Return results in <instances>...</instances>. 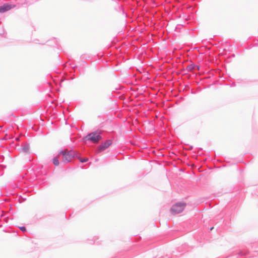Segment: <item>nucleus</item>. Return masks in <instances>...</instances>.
<instances>
[{
    "label": "nucleus",
    "mask_w": 258,
    "mask_h": 258,
    "mask_svg": "<svg viewBox=\"0 0 258 258\" xmlns=\"http://www.w3.org/2000/svg\"><path fill=\"white\" fill-rule=\"evenodd\" d=\"M20 229L22 231H26V228L25 227H20Z\"/></svg>",
    "instance_id": "10"
},
{
    "label": "nucleus",
    "mask_w": 258,
    "mask_h": 258,
    "mask_svg": "<svg viewBox=\"0 0 258 258\" xmlns=\"http://www.w3.org/2000/svg\"><path fill=\"white\" fill-rule=\"evenodd\" d=\"M186 204L183 202L177 203L173 205L170 209L171 213L175 215L181 213L184 209Z\"/></svg>",
    "instance_id": "1"
},
{
    "label": "nucleus",
    "mask_w": 258,
    "mask_h": 258,
    "mask_svg": "<svg viewBox=\"0 0 258 258\" xmlns=\"http://www.w3.org/2000/svg\"><path fill=\"white\" fill-rule=\"evenodd\" d=\"M101 139L100 133L98 132L91 133L86 137L87 140L90 141L94 144L98 143Z\"/></svg>",
    "instance_id": "3"
},
{
    "label": "nucleus",
    "mask_w": 258,
    "mask_h": 258,
    "mask_svg": "<svg viewBox=\"0 0 258 258\" xmlns=\"http://www.w3.org/2000/svg\"><path fill=\"white\" fill-rule=\"evenodd\" d=\"M88 159H79V161H81V162H83V161H88Z\"/></svg>",
    "instance_id": "9"
},
{
    "label": "nucleus",
    "mask_w": 258,
    "mask_h": 258,
    "mask_svg": "<svg viewBox=\"0 0 258 258\" xmlns=\"http://www.w3.org/2000/svg\"><path fill=\"white\" fill-rule=\"evenodd\" d=\"M195 68V65L194 64L188 66L187 69L190 71H193Z\"/></svg>",
    "instance_id": "6"
},
{
    "label": "nucleus",
    "mask_w": 258,
    "mask_h": 258,
    "mask_svg": "<svg viewBox=\"0 0 258 258\" xmlns=\"http://www.w3.org/2000/svg\"><path fill=\"white\" fill-rule=\"evenodd\" d=\"M52 161H58V158L57 157H55L53 158Z\"/></svg>",
    "instance_id": "8"
},
{
    "label": "nucleus",
    "mask_w": 258,
    "mask_h": 258,
    "mask_svg": "<svg viewBox=\"0 0 258 258\" xmlns=\"http://www.w3.org/2000/svg\"><path fill=\"white\" fill-rule=\"evenodd\" d=\"M23 150L24 152H27L29 150V146L28 145H25L23 147Z\"/></svg>",
    "instance_id": "7"
},
{
    "label": "nucleus",
    "mask_w": 258,
    "mask_h": 258,
    "mask_svg": "<svg viewBox=\"0 0 258 258\" xmlns=\"http://www.w3.org/2000/svg\"><path fill=\"white\" fill-rule=\"evenodd\" d=\"M187 165L189 166H191V167H193L194 166V165L192 164H188Z\"/></svg>",
    "instance_id": "11"
},
{
    "label": "nucleus",
    "mask_w": 258,
    "mask_h": 258,
    "mask_svg": "<svg viewBox=\"0 0 258 258\" xmlns=\"http://www.w3.org/2000/svg\"><path fill=\"white\" fill-rule=\"evenodd\" d=\"M54 163L55 166H58L59 164V162H54Z\"/></svg>",
    "instance_id": "12"
},
{
    "label": "nucleus",
    "mask_w": 258,
    "mask_h": 258,
    "mask_svg": "<svg viewBox=\"0 0 258 258\" xmlns=\"http://www.w3.org/2000/svg\"><path fill=\"white\" fill-rule=\"evenodd\" d=\"M59 153L63 156L62 160L63 161H71L72 158L78 157L77 154L73 150L68 151L65 150L61 151Z\"/></svg>",
    "instance_id": "2"
},
{
    "label": "nucleus",
    "mask_w": 258,
    "mask_h": 258,
    "mask_svg": "<svg viewBox=\"0 0 258 258\" xmlns=\"http://www.w3.org/2000/svg\"><path fill=\"white\" fill-rule=\"evenodd\" d=\"M14 6L8 3L4 4L3 6H0V13H4L12 9Z\"/></svg>",
    "instance_id": "5"
},
{
    "label": "nucleus",
    "mask_w": 258,
    "mask_h": 258,
    "mask_svg": "<svg viewBox=\"0 0 258 258\" xmlns=\"http://www.w3.org/2000/svg\"><path fill=\"white\" fill-rule=\"evenodd\" d=\"M112 142L111 140H106L104 143H102L97 148L98 152H101L104 151L105 149L108 148L111 144Z\"/></svg>",
    "instance_id": "4"
}]
</instances>
